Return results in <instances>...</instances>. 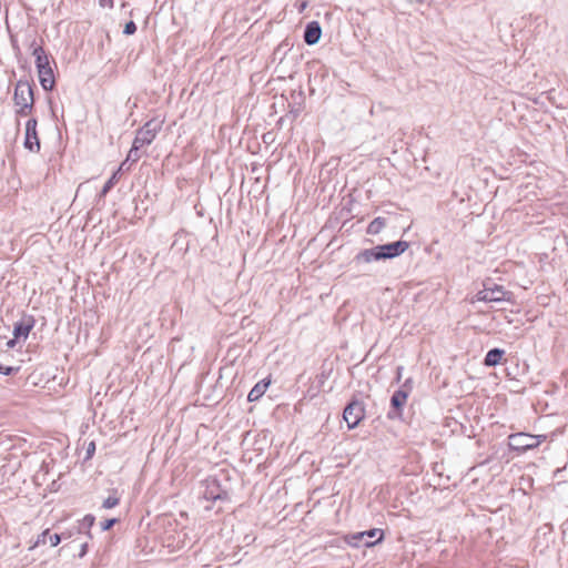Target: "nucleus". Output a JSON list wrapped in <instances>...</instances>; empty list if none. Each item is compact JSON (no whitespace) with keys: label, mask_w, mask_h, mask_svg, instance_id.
Segmentation results:
<instances>
[{"label":"nucleus","mask_w":568,"mask_h":568,"mask_svg":"<svg viewBox=\"0 0 568 568\" xmlns=\"http://www.w3.org/2000/svg\"><path fill=\"white\" fill-rule=\"evenodd\" d=\"M115 183H116V173H113L112 176L105 182V184L102 189V194H106L113 187V185Z\"/></svg>","instance_id":"nucleus-21"},{"label":"nucleus","mask_w":568,"mask_h":568,"mask_svg":"<svg viewBox=\"0 0 568 568\" xmlns=\"http://www.w3.org/2000/svg\"><path fill=\"white\" fill-rule=\"evenodd\" d=\"M32 55L36 58L37 69L42 68V67L43 68L50 67L49 57L41 45H37L33 48Z\"/></svg>","instance_id":"nucleus-13"},{"label":"nucleus","mask_w":568,"mask_h":568,"mask_svg":"<svg viewBox=\"0 0 568 568\" xmlns=\"http://www.w3.org/2000/svg\"><path fill=\"white\" fill-rule=\"evenodd\" d=\"M37 71H38L40 84L43 88V90H45V91L52 90L54 87L55 80H54V74H53V70H52L51 65L47 67V68H43V67L38 68Z\"/></svg>","instance_id":"nucleus-10"},{"label":"nucleus","mask_w":568,"mask_h":568,"mask_svg":"<svg viewBox=\"0 0 568 568\" xmlns=\"http://www.w3.org/2000/svg\"><path fill=\"white\" fill-rule=\"evenodd\" d=\"M510 297V293L505 291L503 286L500 285H494L493 287H487L483 291H479L475 297L471 300V302L478 301V302H501V301H508Z\"/></svg>","instance_id":"nucleus-6"},{"label":"nucleus","mask_w":568,"mask_h":568,"mask_svg":"<svg viewBox=\"0 0 568 568\" xmlns=\"http://www.w3.org/2000/svg\"><path fill=\"white\" fill-rule=\"evenodd\" d=\"M13 102L16 106V113L20 116L30 115L33 105V90L27 80H19L14 87Z\"/></svg>","instance_id":"nucleus-2"},{"label":"nucleus","mask_w":568,"mask_h":568,"mask_svg":"<svg viewBox=\"0 0 568 568\" xmlns=\"http://www.w3.org/2000/svg\"><path fill=\"white\" fill-rule=\"evenodd\" d=\"M37 120L34 118L29 119L26 124V141L24 146L30 151H38L40 149V142L37 134Z\"/></svg>","instance_id":"nucleus-8"},{"label":"nucleus","mask_w":568,"mask_h":568,"mask_svg":"<svg viewBox=\"0 0 568 568\" xmlns=\"http://www.w3.org/2000/svg\"><path fill=\"white\" fill-rule=\"evenodd\" d=\"M87 551H88V544H83V545L81 546V550H80L79 556H80V557L85 556Z\"/></svg>","instance_id":"nucleus-27"},{"label":"nucleus","mask_w":568,"mask_h":568,"mask_svg":"<svg viewBox=\"0 0 568 568\" xmlns=\"http://www.w3.org/2000/svg\"><path fill=\"white\" fill-rule=\"evenodd\" d=\"M508 445L511 449L518 452H526L538 447L545 439L546 435H530L526 433H518L509 436Z\"/></svg>","instance_id":"nucleus-4"},{"label":"nucleus","mask_w":568,"mask_h":568,"mask_svg":"<svg viewBox=\"0 0 568 568\" xmlns=\"http://www.w3.org/2000/svg\"><path fill=\"white\" fill-rule=\"evenodd\" d=\"M95 518L92 515L84 516L82 527L91 528L94 525Z\"/></svg>","instance_id":"nucleus-23"},{"label":"nucleus","mask_w":568,"mask_h":568,"mask_svg":"<svg viewBox=\"0 0 568 568\" xmlns=\"http://www.w3.org/2000/svg\"><path fill=\"white\" fill-rule=\"evenodd\" d=\"M162 128V122L156 120L148 121L138 132L134 138L133 144L141 149L149 145L155 139L158 132Z\"/></svg>","instance_id":"nucleus-5"},{"label":"nucleus","mask_w":568,"mask_h":568,"mask_svg":"<svg viewBox=\"0 0 568 568\" xmlns=\"http://www.w3.org/2000/svg\"><path fill=\"white\" fill-rule=\"evenodd\" d=\"M406 241H397L389 244L377 245L369 250L361 251L354 258L357 264L371 263L385 258H393L403 254L408 248Z\"/></svg>","instance_id":"nucleus-1"},{"label":"nucleus","mask_w":568,"mask_h":568,"mask_svg":"<svg viewBox=\"0 0 568 568\" xmlns=\"http://www.w3.org/2000/svg\"><path fill=\"white\" fill-rule=\"evenodd\" d=\"M270 385V381H261L251 389V392L247 395L248 402H255L260 399L264 393L266 392L267 387Z\"/></svg>","instance_id":"nucleus-12"},{"label":"nucleus","mask_w":568,"mask_h":568,"mask_svg":"<svg viewBox=\"0 0 568 568\" xmlns=\"http://www.w3.org/2000/svg\"><path fill=\"white\" fill-rule=\"evenodd\" d=\"M31 328H32L31 324H26V323L16 324L14 328H13L14 338H20V337L27 338Z\"/></svg>","instance_id":"nucleus-18"},{"label":"nucleus","mask_w":568,"mask_h":568,"mask_svg":"<svg viewBox=\"0 0 568 568\" xmlns=\"http://www.w3.org/2000/svg\"><path fill=\"white\" fill-rule=\"evenodd\" d=\"M365 416V409L361 402L353 400L344 409L343 418L349 429L355 428Z\"/></svg>","instance_id":"nucleus-7"},{"label":"nucleus","mask_w":568,"mask_h":568,"mask_svg":"<svg viewBox=\"0 0 568 568\" xmlns=\"http://www.w3.org/2000/svg\"><path fill=\"white\" fill-rule=\"evenodd\" d=\"M384 538V532L381 529L374 528L366 531L355 532L345 536V541L352 547H359L364 545L366 547H373L381 542Z\"/></svg>","instance_id":"nucleus-3"},{"label":"nucleus","mask_w":568,"mask_h":568,"mask_svg":"<svg viewBox=\"0 0 568 568\" xmlns=\"http://www.w3.org/2000/svg\"><path fill=\"white\" fill-rule=\"evenodd\" d=\"M407 397V392L402 389L396 390L390 399L393 408H395L396 410L400 409L406 404Z\"/></svg>","instance_id":"nucleus-16"},{"label":"nucleus","mask_w":568,"mask_h":568,"mask_svg":"<svg viewBox=\"0 0 568 568\" xmlns=\"http://www.w3.org/2000/svg\"><path fill=\"white\" fill-rule=\"evenodd\" d=\"M384 226H385V219L376 217L369 223V225L367 227V232L369 234H377L383 230Z\"/></svg>","instance_id":"nucleus-19"},{"label":"nucleus","mask_w":568,"mask_h":568,"mask_svg":"<svg viewBox=\"0 0 568 568\" xmlns=\"http://www.w3.org/2000/svg\"><path fill=\"white\" fill-rule=\"evenodd\" d=\"M116 519H106L104 520L103 523H101V529L103 531L105 530H109L114 524H115Z\"/></svg>","instance_id":"nucleus-25"},{"label":"nucleus","mask_w":568,"mask_h":568,"mask_svg":"<svg viewBox=\"0 0 568 568\" xmlns=\"http://www.w3.org/2000/svg\"><path fill=\"white\" fill-rule=\"evenodd\" d=\"M388 416H389L390 418H393V417L398 416V414H397V413H396V414H393V413L390 412V413L388 414Z\"/></svg>","instance_id":"nucleus-31"},{"label":"nucleus","mask_w":568,"mask_h":568,"mask_svg":"<svg viewBox=\"0 0 568 568\" xmlns=\"http://www.w3.org/2000/svg\"><path fill=\"white\" fill-rule=\"evenodd\" d=\"M94 449H95V445H94V443H91V444L89 445V447H88V454H89V455H90V454H92V453L94 452Z\"/></svg>","instance_id":"nucleus-28"},{"label":"nucleus","mask_w":568,"mask_h":568,"mask_svg":"<svg viewBox=\"0 0 568 568\" xmlns=\"http://www.w3.org/2000/svg\"><path fill=\"white\" fill-rule=\"evenodd\" d=\"M119 503H120V498L116 496V493L114 491L113 495H111L106 499H104L102 507L105 509H111V508L118 506Z\"/></svg>","instance_id":"nucleus-20"},{"label":"nucleus","mask_w":568,"mask_h":568,"mask_svg":"<svg viewBox=\"0 0 568 568\" xmlns=\"http://www.w3.org/2000/svg\"><path fill=\"white\" fill-rule=\"evenodd\" d=\"M504 354H505V352L503 349H499V348L490 349L485 357V361H484L485 365L496 366L497 364L500 363Z\"/></svg>","instance_id":"nucleus-15"},{"label":"nucleus","mask_w":568,"mask_h":568,"mask_svg":"<svg viewBox=\"0 0 568 568\" xmlns=\"http://www.w3.org/2000/svg\"><path fill=\"white\" fill-rule=\"evenodd\" d=\"M18 368L16 367H11V366H3L0 364V373L3 374V375H10L14 372H17Z\"/></svg>","instance_id":"nucleus-24"},{"label":"nucleus","mask_w":568,"mask_h":568,"mask_svg":"<svg viewBox=\"0 0 568 568\" xmlns=\"http://www.w3.org/2000/svg\"><path fill=\"white\" fill-rule=\"evenodd\" d=\"M322 36V29L317 21H312L307 23L304 32V41L310 44H316Z\"/></svg>","instance_id":"nucleus-9"},{"label":"nucleus","mask_w":568,"mask_h":568,"mask_svg":"<svg viewBox=\"0 0 568 568\" xmlns=\"http://www.w3.org/2000/svg\"><path fill=\"white\" fill-rule=\"evenodd\" d=\"M135 31H136V26L133 21H129L128 23H125L124 29H123L124 34L132 36L135 33Z\"/></svg>","instance_id":"nucleus-22"},{"label":"nucleus","mask_w":568,"mask_h":568,"mask_svg":"<svg viewBox=\"0 0 568 568\" xmlns=\"http://www.w3.org/2000/svg\"><path fill=\"white\" fill-rule=\"evenodd\" d=\"M203 498L207 500H216L221 498V488L215 480L207 481Z\"/></svg>","instance_id":"nucleus-14"},{"label":"nucleus","mask_w":568,"mask_h":568,"mask_svg":"<svg viewBox=\"0 0 568 568\" xmlns=\"http://www.w3.org/2000/svg\"><path fill=\"white\" fill-rule=\"evenodd\" d=\"M140 150H141L140 146L132 143V148L129 151L125 161L121 163L120 170H124V168L126 166V164L129 162L135 163L136 161H139V159L141 158Z\"/></svg>","instance_id":"nucleus-17"},{"label":"nucleus","mask_w":568,"mask_h":568,"mask_svg":"<svg viewBox=\"0 0 568 568\" xmlns=\"http://www.w3.org/2000/svg\"><path fill=\"white\" fill-rule=\"evenodd\" d=\"M306 6H307V3H306V2H302V3H301V6H300V8H298V11H300V12H303V11L305 10Z\"/></svg>","instance_id":"nucleus-29"},{"label":"nucleus","mask_w":568,"mask_h":568,"mask_svg":"<svg viewBox=\"0 0 568 568\" xmlns=\"http://www.w3.org/2000/svg\"><path fill=\"white\" fill-rule=\"evenodd\" d=\"M61 538H62L61 535H59V534L50 535L49 529H45L43 532H41L38 536L36 542L30 547V549H34L36 547H38L40 545H44L47 541H49L52 547H55L60 544Z\"/></svg>","instance_id":"nucleus-11"},{"label":"nucleus","mask_w":568,"mask_h":568,"mask_svg":"<svg viewBox=\"0 0 568 568\" xmlns=\"http://www.w3.org/2000/svg\"><path fill=\"white\" fill-rule=\"evenodd\" d=\"M99 4L103 8H113V0H99Z\"/></svg>","instance_id":"nucleus-26"},{"label":"nucleus","mask_w":568,"mask_h":568,"mask_svg":"<svg viewBox=\"0 0 568 568\" xmlns=\"http://www.w3.org/2000/svg\"><path fill=\"white\" fill-rule=\"evenodd\" d=\"M16 339H17V338H14V339H10V341L7 343L8 347H13V346H14V344H16Z\"/></svg>","instance_id":"nucleus-30"}]
</instances>
